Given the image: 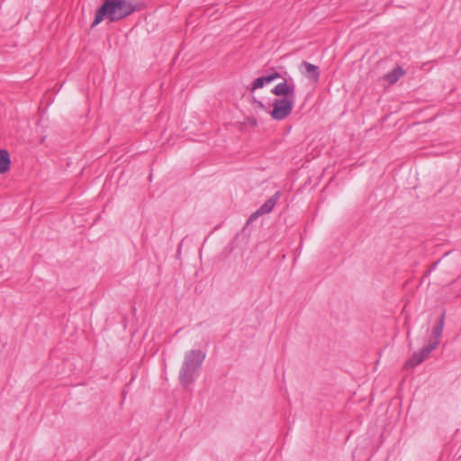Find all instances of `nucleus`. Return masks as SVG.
I'll return each instance as SVG.
<instances>
[{
    "label": "nucleus",
    "instance_id": "423d86ee",
    "mask_svg": "<svg viewBox=\"0 0 461 461\" xmlns=\"http://www.w3.org/2000/svg\"><path fill=\"white\" fill-rule=\"evenodd\" d=\"M301 68H304L305 71L302 73L304 74L309 79L314 82L318 81L320 77L318 66L307 61H303L301 64Z\"/></svg>",
    "mask_w": 461,
    "mask_h": 461
},
{
    "label": "nucleus",
    "instance_id": "f257e3e1",
    "mask_svg": "<svg viewBox=\"0 0 461 461\" xmlns=\"http://www.w3.org/2000/svg\"><path fill=\"white\" fill-rule=\"evenodd\" d=\"M138 10L131 0H104L95 11L91 28H95L104 20L109 23L121 21Z\"/></svg>",
    "mask_w": 461,
    "mask_h": 461
},
{
    "label": "nucleus",
    "instance_id": "6e6552de",
    "mask_svg": "<svg viewBox=\"0 0 461 461\" xmlns=\"http://www.w3.org/2000/svg\"><path fill=\"white\" fill-rule=\"evenodd\" d=\"M11 160L7 150L0 149V174L7 172L10 168Z\"/></svg>",
    "mask_w": 461,
    "mask_h": 461
},
{
    "label": "nucleus",
    "instance_id": "f03ea898",
    "mask_svg": "<svg viewBox=\"0 0 461 461\" xmlns=\"http://www.w3.org/2000/svg\"><path fill=\"white\" fill-rule=\"evenodd\" d=\"M445 326V319H436L433 322L429 320L426 324V332H429L428 345L420 350L415 351L408 359L407 365L414 367L421 364L429 355L435 350L439 343Z\"/></svg>",
    "mask_w": 461,
    "mask_h": 461
},
{
    "label": "nucleus",
    "instance_id": "9d476101",
    "mask_svg": "<svg viewBox=\"0 0 461 461\" xmlns=\"http://www.w3.org/2000/svg\"><path fill=\"white\" fill-rule=\"evenodd\" d=\"M267 83H268L267 76L259 77L254 80L252 89L261 88Z\"/></svg>",
    "mask_w": 461,
    "mask_h": 461
},
{
    "label": "nucleus",
    "instance_id": "f8f14e48",
    "mask_svg": "<svg viewBox=\"0 0 461 461\" xmlns=\"http://www.w3.org/2000/svg\"><path fill=\"white\" fill-rule=\"evenodd\" d=\"M259 215H262V212H259V209H258L255 212H253L250 215L248 222H251V221H255Z\"/></svg>",
    "mask_w": 461,
    "mask_h": 461
},
{
    "label": "nucleus",
    "instance_id": "7ed1b4c3",
    "mask_svg": "<svg viewBox=\"0 0 461 461\" xmlns=\"http://www.w3.org/2000/svg\"><path fill=\"white\" fill-rule=\"evenodd\" d=\"M206 354L200 349H192L185 353L181 365L178 380L180 384L187 389L195 380Z\"/></svg>",
    "mask_w": 461,
    "mask_h": 461
},
{
    "label": "nucleus",
    "instance_id": "39448f33",
    "mask_svg": "<svg viewBox=\"0 0 461 461\" xmlns=\"http://www.w3.org/2000/svg\"><path fill=\"white\" fill-rule=\"evenodd\" d=\"M296 86L292 77L283 78V81L278 83L272 90L271 93L276 96H280L284 99L294 100L296 99Z\"/></svg>",
    "mask_w": 461,
    "mask_h": 461
},
{
    "label": "nucleus",
    "instance_id": "9b49d317",
    "mask_svg": "<svg viewBox=\"0 0 461 461\" xmlns=\"http://www.w3.org/2000/svg\"><path fill=\"white\" fill-rule=\"evenodd\" d=\"M267 78L268 80V83H270L277 78H282V75L278 72H273L269 75H267Z\"/></svg>",
    "mask_w": 461,
    "mask_h": 461
},
{
    "label": "nucleus",
    "instance_id": "4468645a",
    "mask_svg": "<svg viewBox=\"0 0 461 461\" xmlns=\"http://www.w3.org/2000/svg\"><path fill=\"white\" fill-rule=\"evenodd\" d=\"M257 103H258V106H259V107H261V108H263V107H264V104H263V103H262V102L258 101Z\"/></svg>",
    "mask_w": 461,
    "mask_h": 461
},
{
    "label": "nucleus",
    "instance_id": "1a4fd4ad",
    "mask_svg": "<svg viewBox=\"0 0 461 461\" xmlns=\"http://www.w3.org/2000/svg\"><path fill=\"white\" fill-rule=\"evenodd\" d=\"M403 75V70L401 67H397L394 69H393L391 72L387 73L385 76V79L390 84H395L401 76Z\"/></svg>",
    "mask_w": 461,
    "mask_h": 461
},
{
    "label": "nucleus",
    "instance_id": "20e7f679",
    "mask_svg": "<svg viewBox=\"0 0 461 461\" xmlns=\"http://www.w3.org/2000/svg\"><path fill=\"white\" fill-rule=\"evenodd\" d=\"M294 104V100L284 98L274 99L272 104L273 109L270 112L271 117L277 121L285 119L292 113Z\"/></svg>",
    "mask_w": 461,
    "mask_h": 461
},
{
    "label": "nucleus",
    "instance_id": "ddd939ff",
    "mask_svg": "<svg viewBox=\"0 0 461 461\" xmlns=\"http://www.w3.org/2000/svg\"><path fill=\"white\" fill-rule=\"evenodd\" d=\"M404 327L407 329V337H410L411 331H410V328H409L408 320H406V321L404 322Z\"/></svg>",
    "mask_w": 461,
    "mask_h": 461
},
{
    "label": "nucleus",
    "instance_id": "0eeeda50",
    "mask_svg": "<svg viewBox=\"0 0 461 461\" xmlns=\"http://www.w3.org/2000/svg\"><path fill=\"white\" fill-rule=\"evenodd\" d=\"M280 197V193L276 192L271 197H269L258 209L259 212H262V214L269 213L273 208L275 207L276 203H277L278 199Z\"/></svg>",
    "mask_w": 461,
    "mask_h": 461
}]
</instances>
